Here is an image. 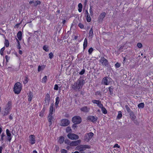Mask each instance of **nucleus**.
<instances>
[{"label":"nucleus","instance_id":"f257e3e1","mask_svg":"<svg viewBox=\"0 0 153 153\" xmlns=\"http://www.w3.org/2000/svg\"><path fill=\"white\" fill-rule=\"evenodd\" d=\"M22 89L21 84L19 82L16 83L14 85L13 91L17 94H19Z\"/></svg>","mask_w":153,"mask_h":153},{"label":"nucleus","instance_id":"f03ea898","mask_svg":"<svg viewBox=\"0 0 153 153\" xmlns=\"http://www.w3.org/2000/svg\"><path fill=\"white\" fill-rule=\"evenodd\" d=\"M82 118L80 117L79 116H76L73 117L72 118V121L73 123L77 124H79L81 122Z\"/></svg>","mask_w":153,"mask_h":153},{"label":"nucleus","instance_id":"7ed1b4c3","mask_svg":"<svg viewBox=\"0 0 153 153\" xmlns=\"http://www.w3.org/2000/svg\"><path fill=\"white\" fill-rule=\"evenodd\" d=\"M100 61L102 63V65H103L107 67L110 66V67L111 68L110 65H109V64L108 60L104 57H101Z\"/></svg>","mask_w":153,"mask_h":153},{"label":"nucleus","instance_id":"20e7f679","mask_svg":"<svg viewBox=\"0 0 153 153\" xmlns=\"http://www.w3.org/2000/svg\"><path fill=\"white\" fill-rule=\"evenodd\" d=\"M68 137L70 139L72 140H76L79 138V136L74 133H70L67 135Z\"/></svg>","mask_w":153,"mask_h":153},{"label":"nucleus","instance_id":"39448f33","mask_svg":"<svg viewBox=\"0 0 153 153\" xmlns=\"http://www.w3.org/2000/svg\"><path fill=\"white\" fill-rule=\"evenodd\" d=\"M70 123V121L67 119H62L61 120L60 125L62 126H68Z\"/></svg>","mask_w":153,"mask_h":153},{"label":"nucleus","instance_id":"423d86ee","mask_svg":"<svg viewBox=\"0 0 153 153\" xmlns=\"http://www.w3.org/2000/svg\"><path fill=\"white\" fill-rule=\"evenodd\" d=\"M83 77L80 76L79 78L78 79L76 82L77 83V84L82 88L83 85L85 83V81L83 79Z\"/></svg>","mask_w":153,"mask_h":153},{"label":"nucleus","instance_id":"0eeeda50","mask_svg":"<svg viewBox=\"0 0 153 153\" xmlns=\"http://www.w3.org/2000/svg\"><path fill=\"white\" fill-rule=\"evenodd\" d=\"M51 105L49 108V114H52L53 112H55V109L53 108L54 105L53 101H51Z\"/></svg>","mask_w":153,"mask_h":153},{"label":"nucleus","instance_id":"6e6552de","mask_svg":"<svg viewBox=\"0 0 153 153\" xmlns=\"http://www.w3.org/2000/svg\"><path fill=\"white\" fill-rule=\"evenodd\" d=\"M48 122L49 126H50L51 125L52 121L54 120L53 116L52 114H49L48 117Z\"/></svg>","mask_w":153,"mask_h":153},{"label":"nucleus","instance_id":"1a4fd4ad","mask_svg":"<svg viewBox=\"0 0 153 153\" xmlns=\"http://www.w3.org/2000/svg\"><path fill=\"white\" fill-rule=\"evenodd\" d=\"M51 100L50 95L49 94L47 93L45 96V105H48L49 104Z\"/></svg>","mask_w":153,"mask_h":153},{"label":"nucleus","instance_id":"9d476101","mask_svg":"<svg viewBox=\"0 0 153 153\" xmlns=\"http://www.w3.org/2000/svg\"><path fill=\"white\" fill-rule=\"evenodd\" d=\"M72 88L75 91H80L82 88L80 85L77 84V83L76 82L72 85Z\"/></svg>","mask_w":153,"mask_h":153},{"label":"nucleus","instance_id":"9b49d317","mask_svg":"<svg viewBox=\"0 0 153 153\" xmlns=\"http://www.w3.org/2000/svg\"><path fill=\"white\" fill-rule=\"evenodd\" d=\"M97 117H95L93 116H89L88 117V120L93 123H95L97 121Z\"/></svg>","mask_w":153,"mask_h":153},{"label":"nucleus","instance_id":"f8f14e48","mask_svg":"<svg viewBox=\"0 0 153 153\" xmlns=\"http://www.w3.org/2000/svg\"><path fill=\"white\" fill-rule=\"evenodd\" d=\"M91 146L86 145H80V148H79L80 152L83 151L86 149H90Z\"/></svg>","mask_w":153,"mask_h":153},{"label":"nucleus","instance_id":"ddd939ff","mask_svg":"<svg viewBox=\"0 0 153 153\" xmlns=\"http://www.w3.org/2000/svg\"><path fill=\"white\" fill-rule=\"evenodd\" d=\"M81 142L80 140L76 141H72L70 144V146H76L80 144Z\"/></svg>","mask_w":153,"mask_h":153},{"label":"nucleus","instance_id":"4468645a","mask_svg":"<svg viewBox=\"0 0 153 153\" xmlns=\"http://www.w3.org/2000/svg\"><path fill=\"white\" fill-rule=\"evenodd\" d=\"M92 102L94 104H97V106L100 108H101L103 105L101 103V101L99 100H92Z\"/></svg>","mask_w":153,"mask_h":153},{"label":"nucleus","instance_id":"2eb2a0df","mask_svg":"<svg viewBox=\"0 0 153 153\" xmlns=\"http://www.w3.org/2000/svg\"><path fill=\"white\" fill-rule=\"evenodd\" d=\"M6 133L7 137V140L9 142H10L12 137H11V134L10 131L8 129L6 130Z\"/></svg>","mask_w":153,"mask_h":153},{"label":"nucleus","instance_id":"dca6fc26","mask_svg":"<svg viewBox=\"0 0 153 153\" xmlns=\"http://www.w3.org/2000/svg\"><path fill=\"white\" fill-rule=\"evenodd\" d=\"M108 77H104L102 79V84L107 85H108L109 82L108 80Z\"/></svg>","mask_w":153,"mask_h":153},{"label":"nucleus","instance_id":"f3484780","mask_svg":"<svg viewBox=\"0 0 153 153\" xmlns=\"http://www.w3.org/2000/svg\"><path fill=\"white\" fill-rule=\"evenodd\" d=\"M81 111L85 112H88L89 111L90 108H88L87 106H84L83 107L81 108L80 109Z\"/></svg>","mask_w":153,"mask_h":153},{"label":"nucleus","instance_id":"a211bd4d","mask_svg":"<svg viewBox=\"0 0 153 153\" xmlns=\"http://www.w3.org/2000/svg\"><path fill=\"white\" fill-rule=\"evenodd\" d=\"M48 106V105H44L43 108L41 111L40 112L39 114V116L40 117H42L44 115V112L45 111L46 108H47Z\"/></svg>","mask_w":153,"mask_h":153},{"label":"nucleus","instance_id":"6ab92c4d","mask_svg":"<svg viewBox=\"0 0 153 153\" xmlns=\"http://www.w3.org/2000/svg\"><path fill=\"white\" fill-rule=\"evenodd\" d=\"M30 140L31 144H33L35 143V136L34 135H31L29 137Z\"/></svg>","mask_w":153,"mask_h":153},{"label":"nucleus","instance_id":"aec40b11","mask_svg":"<svg viewBox=\"0 0 153 153\" xmlns=\"http://www.w3.org/2000/svg\"><path fill=\"white\" fill-rule=\"evenodd\" d=\"M12 102L10 101H9L7 105H6L5 108L6 109L10 111L11 108L12 107Z\"/></svg>","mask_w":153,"mask_h":153},{"label":"nucleus","instance_id":"412c9836","mask_svg":"<svg viewBox=\"0 0 153 153\" xmlns=\"http://www.w3.org/2000/svg\"><path fill=\"white\" fill-rule=\"evenodd\" d=\"M60 101V98L59 97H57L56 99V102L55 103L56 108H57L59 107L58 104Z\"/></svg>","mask_w":153,"mask_h":153},{"label":"nucleus","instance_id":"4be33fe9","mask_svg":"<svg viewBox=\"0 0 153 153\" xmlns=\"http://www.w3.org/2000/svg\"><path fill=\"white\" fill-rule=\"evenodd\" d=\"M65 141V138L63 136H61L58 142L60 144L62 143Z\"/></svg>","mask_w":153,"mask_h":153},{"label":"nucleus","instance_id":"5701e85b","mask_svg":"<svg viewBox=\"0 0 153 153\" xmlns=\"http://www.w3.org/2000/svg\"><path fill=\"white\" fill-rule=\"evenodd\" d=\"M17 36L18 39L20 41L22 39V33L21 31H19L17 34Z\"/></svg>","mask_w":153,"mask_h":153},{"label":"nucleus","instance_id":"b1692460","mask_svg":"<svg viewBox=\"0 0 153 153\" xmlns=\"http://www.w3.org/2000/svg\"><path fill=\"white\" fill-rule=\"evenodd\" d=\"M129 113L132 119L133 120L135 119L136 116L134 115V113L133 111H132L131 112H129Z\"/></svg>","mask_w":153,"mask_h":153},{"label":"nucleus","instance_id":"393cba45","mask_svg":"<svg viewBox=\"0 0 153 153\" xmlns=\"http://www.w3.org/2000/svg\"><path fill=\"white\" fill-rule=\"evenodd\" d=\"M87 39L85 38L84 39V42L83 44V50H84L87 47Z\"/></svg>","mask_w":153,"mask_h":153},{"label":"nucleus","instance_id":"a878e982","mask_svg":"<svg viewBox=\"0 0 153 153\" xmlns=\"http://www.w3.org/2000/svg\"><path fill=\"white\" fill-rule=\"evenodd\" d=\"M114 88L112 86H111L109 88V89L110 92V94L112 96L114 95L115 94L113 93Z\"/></svg>","mask_w":153,"mask_h":153},{"label":"nucleus","instance_id":"bb28decb","mask_svg":"<svg viewBox=\"0 0 153 153\" xmlns=\"http://www.w3.org/2000/svg\"><path fill=\"white\" fill-rule=\"evenodd\" d=\"M106 15L105 12L102 13L100 16V19L101 20H102L104 19Z\"/></svg>","mask_w":153,"mask_h":153},{"label":"nucleus","instance_id":"cd10ccee","mask_svg":"<svg viewBox=\"0 0 153 153\" xmlns=\"http://www.w3.org/2000/svg\"><path fill=\"white\" fill-rule=\"evenodd\" d=\"M10 111V110L6 109L5 108L4 111L2 113V114H3V116L7 115L9 113Z\"/></svg>","mask_w":153,"mask_h":153},{"label":"nucleus","instance_id":"c85d7f7f","mask_svg":"<svg viewBox=\"0 0 153 153\" xmlns=\"http://www.w3.org/2000/svg\"><path fill=\"white\" fill-rule=\"evenodd\" d=\"M46 65H42L41 66L39 65V72L40 71L43 70L45 68Z\"/></svg>","mask_w":153,"mask_h":153},{"label":"nucleus","instance_id":"c756f323","mask_svg":"<svg viewBox=\"0 0 153 153\" xmlns=\"http://www.w3.org/2000/svg\"><path fill=\"white\" fill-rule=\"evenodd\" d=\"M101 108V110L103 113L105 114H107V111L106 109V108L103 106V105H102V107H101V108Z\"/></svg>","mask_w":153,"mask_h":153},{"label":"nucleus","instance_id":"7c9ffc66","mask_svg":"<svg viewBox=\"0 0 153 153\" xmlns=\"http://www.w3.org/2000/svg\"><path fill=\"white\" fill-rule=\"evenodd\" d=\"M87 134H88V137H89V138H90V139L92 138L94 135V133L91 132L88 133H87Z\"/></svg>","mask_w":153,"mask_h":153},{"label":"nucleus","instance_id":"2f4dec72","mask_svg":"<svg viewBox=\"0 0 153 153\" xmlns=\"http://www.w3.org/2000/svg\"><path fill=\"white\" fill-rule=\"evenodd\" d=\"M33 97L32 94L31 92H30L28 95V101H30L32 100Z\"/></svg>","mask_w":153,"mask_h":153},{"label":"nucleus","instance_id":"473e14b6","mask_svg":"<svg viewBox=\"0 0 153 153\" xmlns=\"http://www.w3.org/2000/svg\"><path fill=\"white\" fill-rule=\"evenodd\" d=\"M88 134H86L84 136V140L87 142H88L89 140H90V138H89V137H88Z\"/></svg>","mask_w":153,"mask_h":153},{"label":"nucleus","instance_id":"72a5a7b5","mask_svg":"<svg viewBox=\"0 0 153 153\" xmlns=\"http://www.w3.org/2000/svg\"><path fill=\"white\" fill-rule=\"evenodd\" d=\"M122 112L121 111H119L118 114L117 116V118L118 119H120L122 117Z\"/></svg>","mask_w":153,"mask_h":153},{"label":"nucleus","instance_id":"f704fd0d","mask_svg":"<svg viewBox=\"0 0 153 153\" xmlns=\"http://www.w3.org/2000/svg\"><path fill=\"white\" fill-rule=\"evenodd\" d=\"M78 11L79 12H81L82 11V4L81 3H79L78 5Z\"/></svg>","mask_w":153,"mask_h":153},{"label":"nucleus","instance_id":"c9c22d12","mask_svg":"<svg viewBox=\"0 0 153 153\" xmlns=\"http://www.w3.org/2000/svg\"><path fill=\"white\" fill-rule=\"evenodd\" d=\"M66 132L67 133L70 132V133L72 132V130L70 126H68L66 128Z\"/></svg>","mask_w":153,"mask_h":153},{"label":"nucleus","instance_id":"e433bc0d","mask_svg":"<svg viewBox=\"0 0 153 153\" xmlns=\"http://www.w3.org/2000/svg\"><path fill=\"white\" fill-rule=\"evenodd\" d=\"M89 34V36L91 37V38H92L93 37V29H92V27H91V28L90 30Z\"/></svg>","mask_w":153,"mask_h":153},{"label":"nucleus","instance_id":"4c0bfd02","mask_svg":"<svg viewBox=\"0 0 153 153\" xmlns=\"http://www.w3.org/2000/svg\"><path fill=\"white\" fill-rule=\"evenodd\" d=\"M4 45L6 47H8L9 45V43L8 40L5 39V42L4 43Z\"/></svg>","mask_w":153,"mask_h":153},{"label":"nucleus","instance_id":"58836bf2","mask_svg":"<svg viewBox=\"0 0 153 153\" xmlns=\"http://www.w3.org/2000/svg\"><path fill=\"white\" fill-rule=\"evenodd\" d=\"M144 106V104L143 103H141L138 104V107L139 108H143Z\"/></svg>","mask_w":153,"mask_h":153},{"label":"nucleus","instance_id":"ea45409f","mask_svg":"<svg viewBox=\"0 0 153 153\" xmlns=\"http://www.w3.org/2000/svg\"><path fill=\"white\" fill-rule=\"evenodd\" d=\"M86 19L87 22H90L91 21V18L89 15L86 16Z\"/></svg>","mask_w":153,"mask_h":153},{"label":"nucleus","instance_id":"a19ab883","mask_svg":"<svg viewBox=\"0 0 153 153\" xmlns=\"http://www.w3.org/2000/svg\"><path fill=\"white\" fill-rule=\"evenodd\" d=\"M28 81V79L27 78V76H26L24 80L23 81V83L24 84H26Z\"/></svg>","mask_w":153,"mask_h":153},{"label":"nucleus","instance_id":"79ce46f5","mask_svg":"<svg viewBox=\"0 0 153 153\" xmlns=\"http://www.w3.org/2000/svg\"><path fill=\"white\" fill-rule=\"evenodd\" d=\"M125 108H126V110L128 113H129V112H130L132 111H131V110L129 107H128V106L127 105H125Z\"/></svg>","mask_w":153,"mask_h":153},{"label":"nucleus","instance_id":"37998d69","mask_svg":"<svg viewBox=\"0 0 153 153\" xmlns=\"http://www.w3.org/2000/svg\"><path fill=\"white\" fill-rule=\"evenodd\" d=\"M43 49L46 52H48L49 51L48 49V47L47 45H45L43 47Z\"/></svg>","mask_w":153,"mask_h":153},{"label":"nucleus","instance_id":"c03bdc74","mask_svg":"<svg viewBox=\"0 0 153 153\" xmlns=\"http://www.w3.org/2000/svg\"><path fill=\"white\" fill-rule=\"evenodd\" d=\"M47 80V76H45L42 79V82H45Z\"/></svg>","mask_w":153,"mask_h":153},{"label":"nucleus","instance_id":"a18cd8bd","mask_svg":"<svg viewBox=\"0 0 153 153\" xmlns=\"http://www.w3.org/2000/svg\"><path fill=\"white\" fill-rule=\"evenodd\" d=\"M65 143L66 144L70 145V144L71 142H70V140L68 139H66L65 140Z\"/></svg>","mask_w":153,"mask_h":153},{"label":"nucleus","instance_id":"49530a36","mask_svg":"<svg viewBox=\"0 0 153 153\" xmlns=\"http://www.w3.org/2000/svg\"><path fill=\"white\" fill-rule=\"evenodd\" d=\"M89 11L91 15H93V12L92 9V6H90V8L89 9Z\"/></svg>","mask_w":153,"mask_h":153},{"label":"nucleus","instance_id":"de8ad7c7","mask_svg":"<svg viewBox=\"0 0 153 153\" xmlns=\"http://www.w3.org/2000/svg\"><path fill=\"white\" fill-rule=\"evenodd\" d=\"M93 51V48H90L88 50V52L89 54H91Z\"/></svg>","mask_w":153,"mask_h":153},{"label":"nucleus","instance_id":"09e8293b","mask_svg":"<svg viewBox=\"0 0 153 153\" xmlns=\"http://www.w3.org/2000/svg\"><path fill=\"white\" fill-rule=\"evenodd\" d=\"M5 136V134L4 133H2L1 135V140L3 141L4 140V137Z\"/></svg>","mask_w":153,"mask_h":153},{"label":"nucleus","instance_id":"8fccbe9b","mask_svg":"<svg viewBox=\"0 0 153 153\" xmlns=\"http://www.w3.org/2000/svg\"><path fill=\"white\" fill-rule=\"evenodd\" d=\"M5 48L4 47L1 48L0 50V53L1 55H2L3 53V51L4 50Z\"/></svg>","mask_w":153,"mask_h":153},{"label":"nucleus","instance_id":"3c124183","mask_svg":"<svg viewBox=\"0 0 153 153\" xmlns=\"http://www.w3.org/2000/svg\"><path fill=\"white\" fill-rule=\"evenodd\" d=\"M115 66L116 68H118L120 67V64L118 62H117L116 64H115Z\"/></svg>","mask_w":153,"mask_h":153},{"label":"nucleus","instance_id":"603ef678","mask_svg":"<svg viewBox=\"0 0 153 153\" xmlns=\"http://www.w3.org/2000/svg\"><path fill=\"white\" fill-rule=\"evenodd\" d=\"M49 57L50 59H52L54 56L53 53L52 52H51L49 54Z\"/></svg>","mask_w":153,"mask_h":153},{"label":"nucleus","instance_id":"864d4df0","mask_svg":"<svg viewBox=\"0 0 153 153\" xmlns=\"http://www.w3.org/2000/svg\"><path fill=\"white\" fill-rule=\"evenodd\" d=\"M85 69H82L81 71L79 72V74L82 75L85 73Z\"/></svg>","mask_w":153,"mask_h":153},{"label":"nucleus","instance_id":"5fc2aeb1","mask_svg":"<svg viewBox=\"0 0 153 153\" xmlns=\"http://www.w3.org/2000/svg\"><path fill=\"white\" fill-rule=\"evenodd\" d=\"M78 26L81 29L83 28L84 27L83 25L81 23H79V24Z\"/></svg>","mask_w":153,"mask_h":153},{"label":"nucleus","instance_id":"6e6d98bb","mask_svg":"<svg viewBox=\"0 0 153 153\" xmlns=\"http://www.w3.org/2000/svg\"><path fill=\"white\" fill-rule=\"evenodd\" d=\"M77 124H76L75 123H74V124L72 125V128H73V129H75V128H76L77 126L76 125Z\"/></svg>","mask_w":153,"mask_h":153},{"label":"nucleus","instance_id":"4d7b16f0","mask_svg":"<svg viewBox=\"0 0 153 153\" xmlns=\"http://www.w3.org/2000/svg\"><path fill=\"white\" fill-rule=\"evenodd\" d=\"M58 88H59V87H58V85L57 84H56L54 85V89L55 90H57L58 89Z\"/></svg>","mask_w":153,"mask_h":153},{"label":"nucleus","instance_id":"13d9d810","mask_svg":"<svg viewBox=\"0 0 153 153\" xmlns=\"http://www.w3.org/2000/svg\"><path fill=\"white\" fill-rule=\"evenodd\" d=\"M137 45V47L139 48H141L142 47V45L141 43H138Z\"/></svg>","mask_w":153,"mask_h":153},{"label":"nucleus","instance_id":"bf43d9fd","mask_svg":"<svg viewBox=\"0 0 153 153\" xmlns=\"http://www.w3.org/2000/svg\"><path fill=\"white\" fill-rule=\"evenodd\" d=\"M61 153H67V151L65 149H62L61 150Z\"/></svg>","mask_w":153,"mask_h":153},{"label":"nucleus","instance_id":"052dcab7","mask_svg":"<svg viewBox=\"0 0 153 153\" xmlns=\"http://www.w3.org/2000/svg\"><path fill=\"white\" fill-rule=\"evenodd\" d=\"M96 95H101V94L100 91H97L95 94Z\"/></svg>","mask_w":153,"mask_h":153},{"label":"nucleus","instance_id":"680f3d73","mask_svg":"<svg viewBox=\"0 0 153 153\" xmlns=\"http://www.w3.org/2000/svg\"><path fill=\"white\" fill-rule=\"evenodd\" d=\"M85 16L89 15V14L88 12V10H85Z\"/></svg>","mask_w":153,"mask_h":153},{"label":"nucleus","instance_id":"e2e57ef3","mask_svg":"<svg viewBox=\"0 0 153 153\" xmlns=\"http://www.w3.org/2000/svg\"><path fill=\"white\" fill-rule=\"evenodd\" d=\"M5 58L6 59L7 62H8L10 59V57L6 55L5 56Z\"/></svg>","mask_w":153,"mask_h":153},{"label":"nucleus","instance_id":"0e129e2a","mask_svg":"<svg viewBox=\"0 0 153 153\" xmlns=\"http://www.w3.org/2000/svg\"><path fill=\"white\" fill-rule=\"evenodd\" d=\"M114 148L117 147L118 148H120V146L117 144H115L114 145Z\"/></svg>","mask_w":153,"mask_h":153},{"label":"nucleus","instance_id":"69168bd1","mask_svg":"<svg viewBox=\"0 0 153 153\" xmlns=\"http://www.w3.org/2000/svg\"><path fill=\"white\" fill-rule=\"evenodd\" d=\"M33 4L34 6H37L38 4V1H36L35 2H34Z\"/></svg>","mask_w":153,"mask_h":153},{"label":"nucleus","instance_id":"338daca9","mask_svg":"<svg viewBox=\"0 0 153 153\" xmlns=\"http://www.w3.org/2000/svg\"><path fill=\"white\" fill-rule=\"evenodd\" d=\"M13 115L12 114H11L9 117V118L10 120H12L13 119Z\"/></svg>","mask_w":153,"mask_h":153},{"label":"nucleus","instance_id":"774afa93","mask_svg":"<svg viewBox=\"0 0 153 153\" xmlns=\"http://www.w3.org/2000/svg\"><path fill=\"white\" fill-rule=\"evenodd\" d=\"M79 148H80V145L78 146L76 148V149L79 150L80 152V149Z\"/></svg>","mask_w":153,"mask_h":153}]
</instances>
